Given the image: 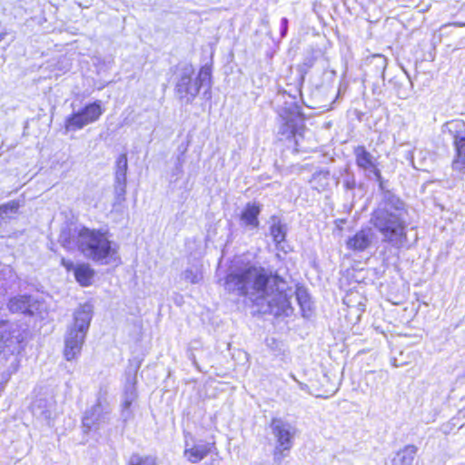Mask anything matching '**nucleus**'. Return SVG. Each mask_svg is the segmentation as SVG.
<instances>
[{
  "label": "nucleus",
  "instance_id": "f257e3e1",
  "mask_svg": "<svg viewBox=\"0 0 465 465\" xmlns=\"http://www.w3.org/2000/svg\"><path fill=\"white\" fill-rule=\"evenodd\" d=\"M285 282L276 276L268 274L262 267L244 266L232 270L225 278L227 291L248 296L264 312L275 315L285 312L291 302L284 292Z\"/></svg>",
  "mask_w": 465,
  "mask_h": 465
},
{
  "label": "nucleus",
  "instance_id": "f03ea898",
  "mask_svg": "<svg viewBox=\"0 0 465 465\" xmlns=\"http://www.w3.org/2000/svg\"><path fill=\"white\" fill-rule=\"evenodd\" d=\"M406 209L397 196L385 193L373 212L371 222L382 235V240L395 248L408 246Z\"/></svg>",
  "mask_w": 465,
  "mask_h": 465
},
{
  "label": "nucleus",
  "instance_id": "7ed1b4c3",
  "mask_svg": "<svg viewBox=\"0 0 465 465\" xmlns=\"http://www.w3.org/2000/svg\"><path fill=\"white\" fill-rule=\"evenodd\" d=\"M76 243L79 251L88 259L102 263L116 260V244L101 231L82 228L77 232Z\"/></svg>",
  "mask_w": 465,
  "mask_h": 465
},
{
  "label": "nucleus",
  "instance_id": "20e7f679",
  "mask_svg": "<svg viewBox=\"0 0 465 465\" xmlns=\"http://www.w3.org/2000/svg\"><path fill=\"white\" fill-rule=\"evenodd\" d=\"M92 317L93 306L89 303L82 304L74 311L73 323L64 338V354L67 361H72L80 354Z\"/></svg>",
  "mask_w": 465,
  "mask_h": 465
},
{
  "label": "nucleus",
  "instance_id": "39448f33",
  "mask_svg": "<svg viewBox=\"0 0 465 465\" xmlns=\"http://www.w3.org/2000/svg\"><path fill=\"white\" fill-rule=\"evenodd\" d=\"M194 70L186 66L179 74L175 86L176 94L179 99L186 104L192 103L199 94L200 88L210 81L208 69L202 68L196 77H193Z\"/></svg>",
  "mask_w": 465,
  "mask_h": 465
},
{
  "label": "nucleus",
  "instance_id": "423d86ee",
  "mask_svg": "<svg viewBox=\"0 0 465 465\" xmlns=\"http://www.w3.org/2000/svg\"><path fill=\"white\" fill-rule=\"evenodd\" d=\"M271 427L276 440L273 460L280 464L292 447V440L296 430L292 424L277 418L272 420Z\"/></svg>",
  "mask_w": 465,
  "mask_h": 465
},
{
  "label": "nucleus",
  "instance_id": "0eeeda50",
  "mask_svg": "<svg viewBox=\"0 0 465 465\" xmlns=\"http://www.w3.org/2000/svg\"><path fill=\"white\" fill-rule=\"evenodd\" d=\"M103 113L104 110L99 101L89 104L82 110H79L68 116L65 120L64 127L66 131L83 129L84 126L96 122Z\"/></svg>",
  "mask_w": 465,
  "mask_h": 465
},
{
  "label": "nucleus",
  "instance_id": "6e6552de",
  "mask_svg": "<svg viewBox=\"0 0 465 465\" xmlns=\"http://www.w3.org/2000/svg\"><path fill=\"white\" fill-rule=\"evenodd\" d=\"M24 339L23 331L17 324H5L0 331V348L5 353L14 354L19 351V345Z\"/></svg>",
  "mask_w": 465,
  "mask_h": 465
},
{
  "label": "nucleus",
  "instance_id": "1a4fd4ad",
  "mask_svg": "<svg viewBox=\"0 0 465 465\" xmlns=\"http://www.w3.org/2000/svg\"><path fill=\"white\" fill-rule=\"evenodd\" d=\"M109 421V413L101 404L93 406L84 413L82 425L84 433L96 431Z\"/></svg>",
  "mask_w": 465,
  "mask_h": 465
},
{
  "label": "nucleus",
  "instance_id": "9d476101",
  "mask_svg": "<svg viewBox=\"0 0 465 465\" xmlns=\"http://www.w3.org/2000/svg\"><path fill=\"white\" fill-rule=\"evenodd\" d=\"M8 309L14 313L34 314L38 310L37 302L28 295H17L8 302Z\"/></svg>",
  "mask_w": 465,
  "mask_h": 465
},
{
  "label": "nucleus",
  "instance_id": "9b49d317",
  "mask_svg": "<svg viewBox=\"0 0 465 465\" xmlns=\"http://www.w3.org/2000/svg\"><path fill=\"white\" fill-rule=\"evenodd\" d=\"M261 213V205L255 202L248 203L240 215V224L248 231H254L259 227L258 216Z\"/></svg>",
  "mask_w": 465,
  "mask_h": 465
},
{
  "label": "nucleus",
  "instance_id": "f8f14e48",
  "mask_svg": "<svg viewBox=\"0 0 465 465\" xmlns=\"http://www.w3.org/2000/svg\"><path fill=\"white\" fill-rule=\"evenodd\" d=\"M210 451L211 444L209 443L201 441L190 444L188 441H185L183 455L188 461L197 463L203 460Z\"/></svg>",
  "mask_w": 465,
  "mask_h": 465
},
{
  "label": "nucleus",
  "instance_id": "ddd939ff",
  "mask_svg": "<svg viewBox=\"0 0 465 465\" xmlns=\"http://www.w3.org/2000/svg\"><path fill=\"white\" fill-rule=\"evenodd\" d=\"M372 237L373 233L370 229L361 230L355 235L348 239L346 245L352 251L362 252L371 245Z\"/></svg>",
  "mask_w": 465,
  "mask_h": 465
},
{
  "label": "nucleus",
  "instance_id": "4468645a",
  "mask_svg": "<svg viewBox=\"0 0 465 465\" xmlns=\"http://www.w3.org/2000/svg\"><path fill=\"white\" fill-rule=\"evenodd\" d=\"M343 302L358 319L365 311L366 298L359 291H349L343 299Z\"/></svg>",
  "mask_w": 465,
  "mask_h": 465
},
{
  "label": "nucleus",
  "instance_id": "2eb2a0df",
  "mask_svg": "<svg viewBox=\"0 0 465 465\" xmlns=\"http://www.w3.org/2000/svg\"><path fill=\"white\" fill-rule=\"evenodd\" d=\"M449 133L453 134L456 154L465 157V136L459 132L464 127V122L461 120H454L446 124Z\"/></svg>",
  "mask_w": 465,
  "mask_h": 465
},
{
  "label": "nucleus",
  "instance_id": "dca6fc26",
  "mask_svg": "<svg viewBox=\"0 0 465 465\" xmlns=\"http://www.w3.org/2000/svg\"><path fill=\"white\" fill-rule=\"evenodd\" d=\"M356 163L359 167L373 173L376 176H380V172L376 168L375 161L372 155L366 151L363 146H358L354 150Z\"/></svg>",
  "mask_w": 465,
  "mask_h": 465
},
{
  "label": "nucleus",
  "instance_id": "f3484780",
  "mask_svg": "<svg viewBox=\"0 0 465 465\" xmlns=\"http://www.w3.org/2000/svg\"><path fill=\"white\" fill-rule=\"evenodd\" d=\"M74 277L83 286H88L92 282L94 271L88 264H79L74 269Z\"/></svg>",
  "mask_w": 465,
  "mask_h": 465
},
{
  "label": "nucleus",
  "instance_id": "a211bd4d",
  "mask_svg": "<svg viewBox=\"0 0 465 465\" xmlns=\"http://www.w3.org/2000/svg\"><path fill=\"white\" fill-rule=\"evenodd\" d=\"M416 453L417 448L414 445H408L398 453V458L401 465H411Z\"/></svg>",
  "mask_w": 465,
  "mask_h": 465
},
{
  "label": "nucleus",
  "instance_id": "6ab92c4d",
  "mask_svg": "<svg viewBox=\"0 0 465 465\" xmlns=\"http://www.w3.org/2000/svg\"><path fill=\"white\" fill-rule=\"evenodd\" d=\"M126 180L114 179V205L125 201Z\"/></svg>",
  "mask_w": 465,
  "mask_h": 465
},
{
  "label": "nucleus",
  "instance_id": "aec40b11",
  "mask_svg": "<svg viewBox=\"0 0 465 465\" xmlns=\"http://www.w3.org/2000/svg\"><path fill=\"white\" fill-rule=\"evenodd\" d=\"M271 235L273 238V241L279 244L284 241L286 235V229L283 224L280 223V221H274L271 226Z\"/></svg>",
  "mask_w": 465,
  "mask_h": 465
},
{
  "label": "nucleus",
  "instance_id": "412c9836",
  "mask_svg": "<svg viewBox=\"0 0 465 465\" xmlns=\"http://www.w3.org/2000/svg\"><path fill=\"white\" fill-rule=\"evenodd\" d=\"M182 277H183V279L185 282H189L191 284L198 283L203 279L202 272L197 267H193V268L186 269L183 272Z\"/></svg>",
  "mask_w": 465,
  "mask_h": 465
},
{
  "label": "nucleus",
  "instance_id": "4be33fe9",
  "mask_svg": "<svg viewBox=\"0 0 465 465\" xmlns=\"http://www.w3.org/2000/svg\"><path fill=\"white\" fill-rule=\"evenodd\" d=\"M128 169L126 154H121L116 160L115 178L126 180V173Z\"/></svg>",
  "mask_w": 465,
  "mask_h": 465
},
{
  "label": "nucleus",
  "instance_id": "5701e85b",
  "mask_svg": "<svg viewBox=\"0 0 465 465\" xmlns=\"http://www.w3.org/2000/svg\"><path fill=\"white\" fill-rule=\"evenodd\" d=\"M296 300L300 304L302 312L305 313L311 310V301L309 294L304 289L299 288L296 291Z\"/></svg>",
  "mask_w": 465,
  "mask_h": 465
},
{
  "label": "nucleus",
  "instance_id": "b1692460",
  "mask_svg": "<svg viewBox=\"0 0 465 465\" xmlns=\"http://www.w3.org/2000/svg\"><path fill=\"white\" fill-rule=\"evenodd\" d=\"M128 465H156L155 459L151 456L133 455Z\"/></svg>",
  "mask_w": 465,
  "mask_h": 465
},
{
  "label": "nucleus",
  "instance_id": "393cba45",
  "mask_svg": "<svg viewBox=\"0 0 465 465\" xmlns=\"http://www.w3.org/2000/svg\"><path fill=\"white\" fill-rule=\"evenodd\" d=\"M452 167L454 170L464 173H465V157L456 154V157L452 163Z\"/></svg>",
  "mask_w": 465,
  "mask_h": 465
},
{
  "label": "nucleus",
  "instance_id": "a878e982",
  "mask_svg": "<svg viewBox=\"0 0 465 465\" xmlns=\"http://www.w3.org/2000/svg\"><path fill=\"white\" fill-rule=\"evenodd\" d=\"M68 235L69 233H67L66 232H63L60 235L59 242L64 248L73 249L74 243H72V242L68 239Z\"/></svg>",
  "mask_w": 465,
  "mask_h": 465
},
{
  "label": "nucleus",
  "instance_id": "bb28decb",
  "mask_svg": "<svg viewBox=\"0 0 465 465\" xmlns=\"http://www.w3.org/2000/svg\"><path fill=\"white\" fill-rule=\"evenodd\" d=\"M16 208H17V206L14 203L1 205L0 206V216L4 213H7L8 210L15 211Z\"/></svg>",
  "mask_w": 465,
  "mask_h": 465
},
{
  "label": "nucleus",
  "instance_id": "cd10ccee",
  "mask_svg": "<svg viewBox=\"0 0 465 465\" xmlns=\"http://www.w3.org/2000/svg\"><path fill=\"white\" fill-rule=\"evenodd\" d=\"M61 263H62V265H63V266H64L67 271H71V270H74V269H75V267H74V265L73 262H71V261H67V260H65L64 258H63V259L61 260Z\"/></svg>",
  "mask_w": 465,
  "mask_h": 465
},
{
  "label": "nucleus",
  "instance_id": "c85d7f7f",
  "mask_svg": "<svg viewBox=\"0 0 465 465\" xmlns=\"http://www.w3.org/2000/svg\"><path fill=\"white\" fill-rule=\"evenodd\" d=\"M329 173L327 172H320L319 173H316L313 175V181L320 180L322 178L327 179Z\"/></svg>",
  "mask_w": 465,
  "mask_h": 465
},
{
  "label": "nucleus",
  "instance_id": "c756f323",
  "mask_svg": "<svg viewBox=\"0 0 465 465\" xmlns=\"http://www.w3.org/2000/svg\"><path fill=\"white\" fill-rule=\"evenodd\" d=\"M134 398V397L133 393H131L130 397H128V398L124 401V407L125 409L129 408V406L132 404V401H133Z\"/></svg>",
  "mask_w": 465,
  "mask_h": 465
},
{
  "label": "nucleus",
  "instance_id": "7c9ffc66",
  "mask_svg": "<svg viewBox=\"0 0 465 465\" xmlns=\"http://www.w3.org/2000/svg\"><path fill=\"white\" fill-rule=\"evenodd\" d=\"M293 380L298 383L299 387L301 390L302 391H307L309 389L308 385L303 383V382H301L299 381L296 380V378L294 376H292Z\"/></svg>",
  "mask_w": 465,
  "mask_h": 465
},
{
  "label": "nucleus",
  "instance_id": "2f4dec72",
  "mask_svg": "<svg viewBox=\"0 0 465 465\" xmlns=\"http://www.w3.org/2000/svg\"><path fill=\"white\" fill-rule=\"evenodd\" d=\"M376 57H378V58L382 60L383 67H385L386 66V59L383 56H381V55H376Z\"/></svg>",
  "mask_w": 465,
  "mask_h": 465
},
{
  "label": "nucleus",
  "instance_id": "473e14b6",
  "mask_svg": "<svg viewBox=\"0 0 465 465\" xmlns=\"http://www.w3.org/2000/svg\"><path fill=\"white\" fill-rule=\"evenodd\" d=\"M453 25L456 26H464L465 25L464 23H454Z\"/></svg>",
  "mask_w": 465,
  "mask_h": 465
},
{
  "label": "nucleus",
  "instance_id": "72a5a7b5",
  "mask_svg": "<svg viewBox=\"0 0 465 465\" xmlns=\"http://www.w3.org/2000/svg\"><path fill=\"white\" fill-rule=\"evenodd\" d=\"M5 36V33L0 34V42L4 39Z\"/></svg>",
  "mask_w": 465,
  "mask_h": 465
},
{
  "label": "nucleus",
  "instance_id": "f704fd0d",
  "mask_svg": "<svg viewBox=\"0 0 465 465\" xmlns=\"http://www.w3.org/2000/svg\"><path fill=\"white\" fill-rule=\"evenodd\" d=\"M282 23H283V25H286V24H287V19H286V18H283V19H282Z\"/></svg>",
  "mask_w": 465,
  "mask_h": 465
}]
</instances>
